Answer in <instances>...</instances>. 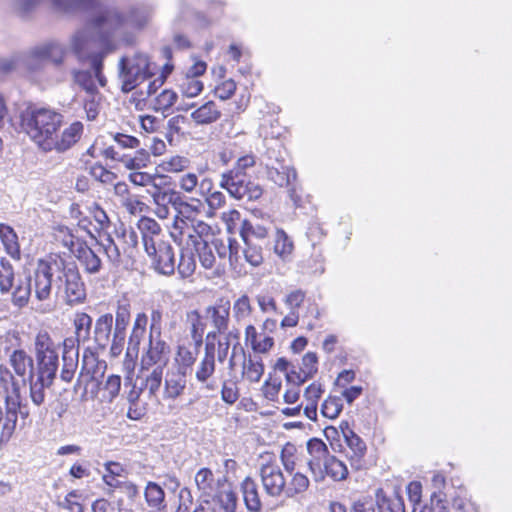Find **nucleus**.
I'll return each mask as SVG.
<instances>
[{
  "instance_id": "40",
  "label": "nucleus",
  "mask_w": 512,
  "mask_h": 512,
  "mask_svg": "<svg viewBox=\"0 0 512 512\" xmlns=\"http://www.w3.org/2000/svg\"><path fill=\"white\" fill-rule=\"evenodd\" d=\"M145 499L149 507L157 510L165 508L164 490L155 482H148L144 491Z\"/></svg>"
},
{
  "instance_id": "31",
  "label": "nucleus",
  "mask_w": 512,
  "mask_h": 512,
  "mask_svg": "<svg viewBox=\"0 0 512 512\" xmlns=\"http://www.w3.org/2000/svg\"><path fill=\"white\" fill-rule=\"evenodd\" d=\"M273 251L284 262H289L292 258L294 243L282 229H277L275 233Z\"/></svg>"
},
{
  "instance_id": "48",
  "label": "nucleus",
  "mask_w": 512,
  "mask_h": 512,
  "mask_svg": "<svg viewBox=\"0 0 512 512\" xmlns=\"http://www.w3.org/2000/svg\"><path fill=\"white\" fill-rule=\"evenodd\" d=\"M198 253L199 262L205 269H212L216 265V258L213 253L214 247L208 244V242L202 243V245L195 248Z\"/></svg>"
},
{
  "instance_id": "6",
  "label": "nucleus",
  "mask_w": 512,
  "mask_h": 512,
  "mask_svg": "<svg viewBox=\"0 0 512 512\" xmlns=\"http://www.w3.org/2000/svg\"><path fill=\"white\" fill-rule=\"evenodd\" d=\"M58 293L68 305L82 303L86 298L85 285L74 263H67L59 257Z\"/></svg>"
},
{
  "instance_id": "25",
  "label": "nucleus",
  "mask_w": 512,
  "mask_h": 512,
  "mask_svg": "<svg viewBox=\"0 0 512 512\" xmlns=\"http://www.w3.org/2000/svg\"><path fill=\"white\" fill-rule=\"evenodd\" d=\"M73 252L86 272L95 274L100 271L101 260L88 245L80 243Z\"/></svg>"
},
{
  "instance_id": "21",
  "label": "nucleus",
  "mask_w": 512,
  "mask_h": 512,
  "mask_svg": "<svg viewBox=\"0 0 512 512\" xmlns=\"http://www.w3.org/2000/svg\"><path fill=\"white\" fill-rule=\"evenodd\" d=\"M212 246L220 259L228 258L231 268L238 269L241 265V255L240 245L235 239L228 238L227 243H225L222 239L217 238L212 241Z\"/></svg>"
},
{
  "instance_id": "8",
  "label": "nucleus",
  "mask_w": 512,
  "mask_h": 512,
  "mask_svg": "<svg viewBox=\"0 0 512 512\" xmlns=\"http://www.w3.org/2000/svg\"><path fill=\"white\" fill-rule=\"evenodd\" d=\"M212 234V228L202 220L196 221H173L170 229V236L179 246H193L194 248L207 242V238Z\"/></svg>"
},
{
  "instance_id": "19",
  "label": "nucleus",
  "mask_w": 512,
  "mask_h": 512,
  "mask_svg": "<svg viewBox=\"0 0 512 512\" xmlns=\"http://www.w3.org/2000/svg\"><path fill=\"white\" fill-rule=\"evenodd\" d=\"M345 442L350 450L348 453L351 463L356 468L360 467L361 459L364 457L366 452V445L364 441L349 428L347 422H343L340 425Z\"/></svg>"
},
{
  "instance_id": "56",
  "label": "nucleus",
  "mask_w": 512,
  "mask_h": 512,
  "mask_svg": "<svg viewBox=\"0 0 512 512\" xmlns=\"http://www.w3.org/2000/svg\"><path fill=\"white\" fill-rule=\"evenodd\" d=\"M196 269V261L192 254L182 253L178 265V272L183 278L190 277Z\"/></svg>"
},
{
  "instance_id": "30",
  "label": "nucleus",
  "mask_w": 512,
  "mask_h": 512,
  "mask_svg": "<svg viewBox=\"0 0 512 512\" xmlns=\"http://www.w3.org/2000/svg\"><path fill=\"white\" fill-rule=\"evenodd\" d=\"M241 490L247 509L251 512H259L262 502L256 482L252 478L246 477L241 483Z\"/></svg>"
},
{
  "instance_id": "16",
  "label": "nucleus",
  "mask_w": 512,
  "mask_h": 512,
  "mask_svg": "<svg viewBox=\"0 0 512 512\" xmlns=\"http://www.w3.org/2000/svg\"><path fill=\"white\" fill-rule=\"evenodd\" d=\"M231 304L229 300L220 299L215 305L206 308V317L211 320L215 329L209 332L207 337H215L218 333H223L227 330L230 320Z\"/></svg>"
},
{
  "instance_id": "54",
  "label": "nucleus",
  "mask_w": 512,
  "mask_h": 512,
  "mask_svg": "<svg viewBox=\"0 0 512 512\" xmlns=\"http://www.w3.org/2000/svg\"><path fill=\"white\" fill-rule=\"evenodd\" d=\"M101 246L109 261H111L113 264H118L120 262V250L110 235H107L106 238L101 242Z\"/></svg>"
},
{
  "instance_id": "33",
  "label": "nucleus",
  "mask_w": 512,
  "mask_h": 512,
  "mask_svg": "<svg viewBox=\"0 0 512 512\" xmlns=\"http://www.w3.org/2000/svg\"><path fill=\"white\" fill-rule=\"evenodd\" d=\"M221 111L214 101H208L191 113V117L198 124H209L219 119Z\"/></svg>"
},
{
  "instance_id": "34",
  "label": "nucleus",
  "mask_w": 512,
  "mask_h": 512,
  "mask_svg": "<svg viewBox=\"0 0 512 512\" xmlns=\"http://www.w3.org/2000/svg\"><path fill=\"white\" fill-rule=\"evenodd\" d=\"M34 353L35 357L58 354V345L47 331L42 330L37 333L34 340Z\"/></svg>"
},
{
  "instance_id": "20",
  "label": "nucleus",
  "mask_w": 512,
  "mask_h": 512,
  "mask_svg": "<svg viewBox=\"0 0 512 512\" xmlns=\"http://www.w3.org/2000/svg\"><path fill=\"white\" fill-rule=\"evenodd\" d=\"M96 0H20L23 9L28 10L34 5L47 2L51 7L60 12H71L80 8H87L95 3Z\"/></svg>"
},
{
  "instance_id": "15",
  "label": "nucleus",
  "mask_w": 512,
  "mask_h": 512,
  "mask_svg": "<svg viewBox=\"0 0 512 512\" xmlns=\"http://www.w3.org/2000/svg\"><path fill=\"white\" fill-rule=\"evenodd\" d=\"M215 372V344L206 343L204 355L196 366L195 378L208 391L217 388L213 380Z\"/></svg>"
},
{
  "instance_id": "18",
  "label": "nucleus",
  "mask_w": 512,
  "mask_h": 512,
  "mask_svg": "<svg viewBox=\"0 0 512 512\" xmlns=\"http://www.w3.org/2000/svg\"><path fill=\"white\" fill-rule=\"evenodd\" d=\"M268 178L273 181L279 187H290L289 195L295 204L300 200L299 196L296 195L294 188V182L296 181V171L293 167L280 165V167H269Z\"/></svg>"
},
{
  "instance_id": "26",
  "label": "nucleus",
  "mask_w": 512,
  "mask_h": 512,
  "mask_svg": "<svg viewBox=\"0 0 512 512\" xmlns=\"http://www.w3.org/2000/svg\"><path fill=\"white\" fill-rule=\"evenodd\" d=\"M164 181H160L154 188H148L147 193L151 196L154 206L176 207L180 192L174 189H163Z\"/></svg>"
},
{
  "instance_id": "22",
  "label": "nucleus",
  "mask_w": 512,
  "mask_h": 512,
  "mask_svg": "<svg viewBox=\"0 0 512 512\" xmlns=\"http://www.w3.org/2000/svg\"><path fill=\"white\" fill-rule=\"evenodd\" d=\"M147 323L148 317L144 312H140L136 315L128 339V355L138 356L140 344L146 334Z\"/></svg>"
},
{
  "instance_id": "62",
  "label": "nucleus",
  "mask_w": 512,
  "mask_h": 512,
  "mask_svg": "<svg viewBox=\"0 0 512 512\" xmlns=\"http://www.w3.org/2000/svg\"><path fill=\"white\" fill-rule=\"evenodd\" d=\"M64 365L61 370V379L65 382H70L74 376L76 369V362L72 356L63 355Z\"/></svg>"
},
{
  "instance_id": "60",
  "label": "nucleus",
  "mask_w": 512,
  "mask_h": 512,
  "mask_svg": "<svg viewBox=\"0 0 512 512\" xmlns=\"http://www.w3.org/2000/svg\"><path fill=\"white\" fill-rule=\"evenodd\" d=\"M303 373L311 378L317 371V356L315 353L308 352L302 358V366L300 368Z\"/></svg>"
},
{
  "instance_id": "63",
  "label": "nucleus",
  "mask_w": 512,
  "mask_h": 512,
  "mask_svg": "<svg viewBox=\"0 0 512 512\" xmlns=\"http://www.w3.org/2000/svg\"><path fill=\"white\" fill-rule=\"evenodd\" d=\"M198 186V177L194 173H186L179 178V187L187 192H193Z\"/></svg>"
},
{
  "instance_id": "64",
  "label": "nucleus",
  "mask_w": 512,
  "mask_h": 512,
  "mask_svg": "<svg viewBox=\"0 0 512 512\" xmlns=\"http://www.w3.org/2000/svg\"><path fill=\"white\" fill-rule=\"evenodd\" d=\"M419 512H448V508L440 498L432 497L428 503L421 507Z\"/></svg>"
},
{
  "instance_id": "50",
  "label": "nucleus",
  "mask_w": 512,
  "mask_h": 512,
  "mask_svg": "<svg viewBox=\"0 0 512 512\" xmlns=\"http://www.w3.org/2000/svg\"><path fill=\"white\" fill-rule=\"evenodd\" d=\"M163 368L155 367L145 378V389L150 396H156L162 383Z\"/></svg>"
},
{
  "instance_id": "28",
  "label": "nucleus",
  "mask_w": 512,
  "mask_h": 512,
  "mask_svg": "<svg viewBox=\"0 0 512 512\" xmlns=\"http://www.w3.org/2000/svg\"><path fill=\"white\" fill-rule=\"evenodd\" d=\"M113 316L110 313L101 315L95 322L94 341L99 348H106L110 341Z\"/></svg>"
},
{
  "instance_id": "13",
  "label": "nucleus",
  "mask_w": 512,
  "mask_h": 512,
  "mask_svg": "<svg viewBox=\"0 0 512 512\" xmlns=\"http://www.w3.org/2000/svg\"><path fill=\"white\" fill-rule=\"evenodd\" d=\"M64 55L65 50L61 44L49 42L34 48L26 57L25 63L28 69L34 71L43 68L47 62L59 65Z\"/></svg>"
},
{
  "instance_id": "51",
  "label": "nucleus",
  "mask_w": 512,
  "mask_h": 512,
  "mask_svg": "<svg viewBox=\"0 0 512 512\" xmlns=\"http://www.w3.org/2000/svg\"><path fill=\"white\" fill-rule=\"evenodd\" d=\"M246 248L243 251L244 258L253 267H258L263 263L262 248L253 244V242L245 243Z\"/></svg>"
},
{
  "instance_id": "39",
  "label": "nucleus",
  "mask_w": 512,
  "mask_h": 512,
  "mask_svg": "<svg viewBox=\"0 0 512 512\" xmlns=\"http://www.w3.org/2000/svg\"><path fill=\"white\" fill-rule=\"evenodd\" d=\"M240 236L244 243L253 242V239H265L268 236V229L259 223L244 220L241 224Z\"/></svg>"
},
{
  "instance_id": "37",
  "label": "nucleus",
  "mask_w": 512,
  "mask_h": 512,
  "mask_svg": "<svg viewBox=\"0 0 512 512\" xmlns=\"http://www.w3.org/2000/svg\"><path fill=\"white\" fill-rule=\"evenodd\" d=\"M310 486L309 478L301 472L291 473V479L286 483V494L288 498H294L305 493Z\"/></svg>"
},
{
  "instance_id": "23",
  "label": "nucleus",
  "mask_w": 512,
  "mask_h": 512,
  "mask_svg": "<svg viewBox=\"0 0 512 512\" xmlns=\"http://www.w3.org/2000/svg\"><path fill=\"white\" fill-rule=\"evenodd\" d=\"M30 399L35 406H41L45 402L46 389L50 388L54 379L34 374L29 377Z\"/></svg>"
},
{
  "instance_id": "38",
  "label": "nucleus",
  "mask_w": 512,
  "mask_h": 512,
  "mask_svg": "<svg viewBox=\"0 0 512 512\" xmlns=\"http://www.w3.org/2000/svg\"><path fill=\"white\" fill-rule=\"evenodd\" d=\"M73 324L75 327V335L77 343H86L90 339L92 318L84 312L76 313Z\"/></svg>"
},
{
  "instance_id": "17",
  "label": "nucleus",
  "mask_w": 512,
  "mask_h": 512,
  "mask_svg": "<svg viewBox=\"0 0 512 512\" xmlns=\"http://www.w3.org/2000/svg\"><path fill=\"white\" fill-rule=\"evenodd\" d=\"M224 497H200L199 503L193 512H235L237 505L236 494L223 491Z\"/></svg>"
},
{
  "instance_id": "59",
  "label": "nucleus",
  "mask_w": 512,
  "mask_h": 512,
  "mask_svg": "<svg viewBox=\"0 0 512 512\" xmlns=\"http://www.w3.org/2000/svg\"><path fill=\"white\" fill-rule=\"evenodd\" d=\"M163 322V311L160 308H153L150 315L149 335L161 336Z\"/></svg>"
},
{
  "instance_id": "35",
  "label": "nucleus",
  "mask_w": 512,
  "mask_h": 512,
  "mask_svg": "<svg viewBox=\"0 0 512 512\" xmlns=\"http://www.w3.org/2000/svg\"><path fill=\"white\" fill-rule=\"evenodd\" d=\"M36 358L35 374L55 379L58 370V354L43 355Z\"/></svg>"
},
{
  "instance_id": "52",
  "label": "nucleus",
  "mask_w": 512,
  "mask_h": 512,
  "mask_svg": "<svg viewBox=\"0 0 512 512\" xmlns=\"http://www.w3.org/2000/svg\"><path fill=\"white\" fill-rule=\"evenodd\" d=\"M189 160L182 156H172L169 159L163 160L160 167L166 172H181L188 167Z\"/></svg>"
},
{
  "instance_id": "43",
  "label": "nucleus",
  "mask_w": 512,
  "mask_h": 512,
  "mask_svg": "<svg viewBox=\"0 0 512 512\" xmlns=\"http://www.w3.org/2000/svg\"><path fill=\"white\" fill-rule=\"evenodd\" d=\"M88 219L95 222L94 229L98 233L106 231L110 226L106 212L96 203L88 207Z\"/></svg>"
},
{
  "instance_id": "58",
  "label": "nucleus",
  "mask_w": 512,
  "mask_h": 512,
  "mask_svg": "<svg viewBox=\"0 0 512 512\" xmlns=\"http://www.w3.org/2000/svg\"><path fill=\"white\" fill-rule=\"evenodd\" d=\"M121 205L132 215L140 214L147 209V205L135 195L124 199Z\"/></svg>"
},
{
  "instance_id": "7",
  "label": "nucleus",
  "mask_w": 512,
  "mask_h": 512,
  "mask_svg": "<svg viewBox=\"0 0 512 512\" xmlns=\"http://www.w3.org/2000/svg\"><path fill=\"white\" fill-rule=\"evenodd\" d=\"M119 69L123 93H129L133 89L141 87L147 81V76H151L149 58L142 53L121 58Z\"/></svg>"
},
{
  "instance_id": "49",
  "label": "nucleus",
  "mask_w": 512,
  "mask_h": 512,
  "mask_svg": "<svg viewBox=\"0 0 512 512\" xmlns=\"http://www.w3.org/2000/svg\"><path fill=\"white\" fill-rule=\"evenodd\" d=\"M130 321V312L126 306L118 307L115 319L116 337H120V341L124 340V333Z\"/></svg>"
},
{
  "instance_id": "45",
  "label": "nucleus",
  "mask_w": 512,
  "mask_h": 512,
  "mask_svg": "<svg viewBox=\"0 0 512 512\" xmlns=\"http://www.w3.org/2000/svg\"><path fill=\"white\" fill-rule=\"evenodd\" d=\"M188 321L191 326V336L196 344H201L203 335L205 332L206 324L203 320V317L200 315L198 311H191L187 315Z\"/></svg>"
},
{
  "instance_id": "5",
  "label": "nucleus",
  "mask_w": 512,
  "mask_h": 512,
  "mask_svg": "<svg viewBox=\"0 0 512 512\" xmlns=\"http://www.w3.org/2000/svg\"><path fill=\"white\" fill-rule=\"evenodd\" d=\"M307 451L309 454L307 464L316 482L323 481L326 476L334 481L347 478V466L330 454L327 445L321 439H310L307 442Z\"/></svg>"
},
{
  "instance_id": "1",
  "label": "nucleus",
  "mask_w": 512,
  "mask_h": 512,
  "mask_svg": "<svg viewBox=\"0 0 512 512\" xmlns=\"http://www.w3.org/2000/svg\"><path fill=\"white\" fill-rule=\"evenodd\" d=\"M151 17L146 7H134L124 15L115 7H99L92 20L76 32L71 39V48L80 60L90 59L95 78L89 72H76L75 83L87 94L99 93L98 86H104L101 75L103 51H108L110 38L126 22L137 27L144 26Z\"/></svg>"
},
{
  "instance_id": "11",
  "label": "nucleus",
  "mask_w": 512,
  "mask_h": 512,
  "mask_svg": "<svg viewBox=\"0 0 512 512\" xmlns=\"http://www.w3.org/2000/svg\"><path fill=\"white\" fill-rule=\"evenodd\" d=\"M145 252L151 260L153 268L166 276L174 274L175 257L171 245L165 241L151 242L146 240Z\"/></svg>"
},
{
  "instance_id": "61",
  "label": "nucleus",
  "mask_w": 512,
  "mask_h": 512,
  "mask_svg": "<svg viewBox=\"0 0 512 512\" xmlns=\"http://www.w3.org/2000/svg\"><path fill=\"white\" fill-rule=\"evenodd\" d=\"M91 175L98 181L102 183H111L116 178V175L108 171L102 165H94L90 169Z\"/></svg>"
},
{
  "instance_id": "44",
  "label": "nucleus",
  "mask_w": 512,
  "mask_h": 512,
  "mask_svg": "<svg viewBox=\"0 0 512 512\" xmlns=\"http://www.w3.org/2000/svg\"><path fill=\"white\" fill-rule=\"evenodd\" d=\"M149 158V153L144 149H140L136 152L134 157L123 155L119 158V161L125 168L132 172L146 167L149 162Z\"/></svg>"
},
{
  "instance_id": "42",
  "label": "nucleus",
  "mask_w": 512,
  "mask_h": 512,
  "mask_svg": "<svg viewBox=\"0 0 512 512\" xmlns=\"http://www.w3.org/2000/svg\"><path fill=\"white\" fill-rule=\"evenodd\" d=\"M128 179L136 186L154 188V185L165 180V176L135 170L129 173Z\"/></svg>"
},
{
  "instance_id": "47",
  "label": "nucleus",
  "mask_w": 512,
  "mask_h": 512,
  "mask_svg": "<svg viewBox=\"0 0 512 512\" xmlns=\"http://www.w3.org/2000/svg\"><path fill=\"white\" fill-rule=\"evenodd\" d=\"M343 409L342 400L337 396H329L321 406V413L324 417L335 419Z\"/></svg>"
},
{
  "instance_id": "4",
  "label": "nucleus",
  "mask_w": 512,
  "mask_h": 512,
  "mask_svg": "<svg viewBox=\"0 0 512 512\" xmlns=\"http://www.w3.org/2000/svg\"><path fill=\"white\" fill-rule=\"evenodd\" d=\"M59 257L50 261H39L33 275L29 277L14 278V271L9 262L1 261L0 265V293L11 292L12 304L21 309L30 299L31 291L37 300H48L52 292L54 278L58 284Z\"/></svg>"
},
{
  "instance_id": "10",
  "label": "nucleus",
  "mask_w": 512,
  "mask_h": 512,
  "mask_svg": "<svg viewBox=\"0 0 512 512\" xmlns=\"http://www.w3.org/2000/svg\"><path fill=\"white\" fill-rule=\"evenodd\" d=\"M194 482L200 497H224V490L229 494H235L225 477H216L212 470L206 467L196 472Z\"/></svg>"
},
{
  "instance_id": "27",
  "label": "nucleus",
  "mask_w": 512,
  "mask_h": 512,
  "mask_svg": "<svg viewBox=\"0 0 512 512\" xmlns=\"http://www.w3.org/2000/svg\"><path fill=\"white\" fill-rule=\"evenodd\" d=\"M324 390L320 383L314 382L310 384L304 391V400L306 402L303 411L305 416L310 420L317 419L318 401L322 397Z\"/></svg>"
},
{
  "instance_id": "57",
  "label": "nucleus",
  "mask_w": 512,
  "mask_h": 512,
  "mask_svg": "<svg viewBox=\"0 0 512 512\" xmlns=\"http://www.w3.org/2000/svg\"><path fill=\"white\" fill-rule=\"evenodd\" d=\"M281 387V380L275 378L267 379L262 387L264 397L270 401H276L278 399Z\"/></svg>"
},
{
  "instance_id": "24",
  "label": "nucleus",
  "mask_w": 512,
  "mask_h": 512,
  "mask_svg": "<svg viewBox=\"0 0 512 512\" xmlns=\"http://www.w3.org/2000/svg\"><path fill=\"white\" fill-rule=\"evenodd\" d=\"M263 360L259 355L244 356L242 378L249 383H258L264 374Z\"/></svg>"
},
{
  "instance_id": "29",
  "label": "nucleus",
  "mask_w": 512,
  "mask_h": 512,
  "mask_svg": "<svg viewBox=\"0 0 512 512\" xmlns=\"http://www.w3.org/2000/svg\"><path fill=\"white\" fill-rule=\"evenodd\" d=\"M202 203L200 200H196L193 203L186 202L182 195H179L175 211L176 215L174 221H186L192 222L198 220L196 216L202 211Z\"/></svg>"
},
{
  "instance_id": "53",
  "label": "nucleus",
  "mask_w": 512,
  "mask_h": 512,
  "mask_svg": "<svg viewBox=\"0 0 512 512\" xmlns=\"http://www.w3.org/2000/svg\"><path fill=\"white\" fill-rule=\"evenodd\" d=\"M296 447L293 444H286L281 451V462L288 473H293L296 468L295 460Z\"/></svg>"
},
{
  "instance_id": "2",
  "label": "nucleus",
  "mask_w": 512,
  "mask_h": 512,
  "mask_svg": "<svg viewBox=\"0 0 512 512\" xmlns=\"http://www.w3.org/2000/svg\"><path fill=\"white\" fill-rule=\"evenodd\" d=\"M22 126L30 139L43 151L65 152L83 134V124L75 121L58 134L63 115L47 107H28L21 115Z\"/></svg>"
},
{
  "instance_id": "14",
  "label": "nucleus",
  "mask_w": 512,
  "mask_h": 512,
  "mask_svg": "<svg viewBox=\"0 0 512 512\" xmlns=\"http://www.w3.org/2000/svg\"><path fill=\"white\" fill-rule=\"evenodd\" d=\"M169 347L161 336L149 335L148 346L141 357V369L163 368L168 361Z\"/></svg>"
},
{
  "instance_id": "41",
  "label": "nucleus",
  "mask_w": 512,
  "mask_h": 512,
  "mask_svg": "<svg viewBox=\"0 0 512 512\" xmlns=\"http://www.w3.org/2000/svg\"><path fill=\"white\" fill-rule=\"evenodd\" d=\"M0 238L5 247L6 252L12 257L19 258L20 247L18 237L15 231L6 224H0Z\"/></svg>"
},
{
  "instance_id": "55",
  "label": "nucleus",
  "mask_w": 512,
  "mask_h": 512,
  "mask_svg": "<svg viewBox=\"0 0 512 512\" xmlns=\"http://www.w3.org/2000/svg\"><path fill=\"white\" fill-rule=\"evenodd\" d=\"M306 293L301 289H295L287 293L284 298V303L290 311H298V308L304 303Z\"/></svg>"
},
{
  "instance_id": "9",
  "label": "nucleus",
  "mask_w": 512,
  "mask_h": 512,
  "mask_svg": "<svg viewBox=\"0 0 512 512\" xmlns=\"http://www.w3.org/2000/svg\"><path fill=\"white\" fill-rule=\"evenodd\" d=\"M220 185L236 199L256 200L262 195V188L249 181L243 172L229 171L222 174Z\"/></svg>"
},
{
  "instance_id": "3",
  "label": "nucleus",
  "mask_w": 512,
  "mask_h": 512,
  "mask_svg": "<svg viewBox=\"0 0 512 512\" xmlns=\"http://www.w3.org/2000/svg\"><path fill=\"white\" fill-rule=\"evenodd\" d=\"M9 365L13 373L4 366H0V387L5 401V419L1 429V441H8L13 435L18 415L22 419L30 416V408L23 403L21 388L16 376L25 383L35 374V363L31 355L24 349H15L9 355Z\"/></svg>"
},
{
  "instance_id": "46",
  "label": "nucleus",
  "mask_w": 512,
  "mask_h": 512,
  "mask_svg": "<svg viewBox=\"0 0 512 512\" xmlns=\"http://www.w3.org/2000/svg\"><path fill=\"white\" fill-rule=\"evenodd\" d=\"M252 313V306L247 295H242L233 304V317L237 322L246 320Z\"/></svg>"
},
{
  "instance_id": "32",
  "label": "nucleus",
  "mask_w": 512,
  "mask_h": 512,
  "mask_svg": "<svg viewBox=\"0 0 512 512\" xmlns=\"http://www.w3.org/2000/svg\"><path fill=\"white\" fill-rule=\"evenodd\" d=\"M186 386L185 375L179 371L170 372L166 375L164 395L168 399L179 397Z\"/></svg>"
},
{
  "instance_id": "12",
  "label": "nucleus",
  "mask_w": 512,
  "mask_h": 512,
  "mask_svg": "<svg viewBox=\"0 0 512 512\" xmlns=\"http://www.w3.org/2000/svg\"><path fill=\"white\" fill-rule=\"evenodd\" d=\"M259 475L267 496L278 499L286 494L287 480L276 462L263 463Z\"/></svg>"
},
{
  "instance_id": "36",
  "label": "nucleus",
  "mask_w": 512,
  "mask_h": 512,
  "mask_svg": "<svg viewBox=\"0 0 512 512\" xmlns=\"http://www.w3.org/2000/svg\"><path fill=\"white\" fill-rule=\"evenodd\" d=\"M138 229L142 234L144 248H146V240H151V242L163 241L160 237V225L152 218H141L138 222Z\"/></svg>"
}]
</instances>
